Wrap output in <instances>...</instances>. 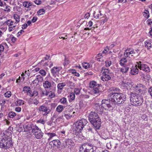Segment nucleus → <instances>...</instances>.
Segmentation results:
<instances>
[{"label": "nucleus", "mask_w": 152, "mask_h": 152, "mask_svg": "<svg viewBox=\"0 0 152 152\" xmlns=\"http://www.w3.org/2000/svg\"><path fill=\"white\" fill-rule=\"evenodd\" d=\"M109 96L111 97L112 102H115L117 104H123L126 99L125 95L121 93H110L109 94Z\"/></svg>", "instance_id": "f257e3e1"}, {"label": "nucleus", "mask_w": 152, "mask_h": 152, "mask_svg": "<svg viewBox=\"0 0 152 152\" xmlns=\"http://www.w3.org/2000/svg\"><path fill=\"white\" fill-rule=\"evenodd\" d=\"M130 94L131 104L132 105L139 106L143 103V98L140 95L137 94L135 93L132 92L130 93Z\"/></svg>", "instance_id": "f03ea898"}, {"label": "nucleus", "mask_w": 152, "mask_h": 152, "mask_svg": "<svg viewBox=\"0 0 152 152\" xmlns=\"http://www.w3.org/2000/svg\"><path fill=\"white\" fill-rule=\"evenodd\" d=\"M11 138L7 136L0 141V148L6 149L13 145Z\"/></svg>", "instance_id": "7ed1b4c3"}, {"label": "nucleus", "mask_w": 152, "mask_h": 152, "mask_svg": "<svg viewBox=\"0 0 152 152\" xmlns=\"http://www.w3.org/2000/svg\"><path fill=\"white\" fill-rule=\"evenodd\" d=\"M102 76L101 79L102 81H107L111 79L113 74L109 70V69H106L102 67Z\"/></svg>", "instance_id": "20e7f679"}, {"label": "nucleus", "mask_w": 152, "mask_h": 152, "mask_svg": "<svg viewBox=\"0 0 152 152\" xmlns=\"http://www.w3.org/2000/svg\"><path fill=\"white\" fill-rule=\"evenodd\" d=\"M112 101L109 102L107 100L103 99L102 101V106L107 110H112L115 106V103H113Z\"/></svg>", "instance_id": "39448f33"}, {"label": "nucleus", "mask_w": 152, "mask_h": 152, "mask_svg": "<svg viewBox=\"0 0 152 152\" xmlns=\"http://www.w3.org/2000/svg\"><path fill=\"white\" fill-rule=\"evenodd\" d=\"M87 123V120L84 118L77 121L75 124L76 130L77 132H80Z\"/></svg>", "instance_id": "423d86ee"}, {"label": "nucleus", "mask_w": 152, "mask_h": 152, "mask_svg": "<svg viewBox=\"0 0 152 152\" xmlns=\"http://www.w3.org/2000/svg\"><path fill=\"white\" fill-rule=\"evenodd\" d=\"M43 86L45 89L50 90L53 91L56 89V84L53 81L48 80L44 81L43 83Z\"/></svg>", "instance_id": "0eeeda50"}, {"label": "nucleus", "mask_w": 152, "mask_h": 152, "mask_svg": "<svg viewBox=\"0 0 152 152\" xmlns=\"http://www.w3.org/2000/svg\"><path fill=\"white\" fill-rule=\"evenodd\" d=\"M132 88L134 91L137 94L141 96L143 93V91L145 88V86L142 84H139L134 85Z\"/></svg>", "instance_id": "6e6552de"}, {"label": "nucleus", "mask_w": 152, "mask_h": 152, "mask_svg": "<svg viewBox=\"0 0 152 152\" xmlns=\"http://www.w3.org/2000/svg\"><path fill=\"white\" fill-rule=\"evenodd\" d=\"M80 152H93L92 146L89 143L85 144L80 148Z\"/></svg>", "instance_id": "1a4fd4ad"}, {"label": "nucleus", "mask_w": 152, "mask_h": 152, "mask_svg": "<svg viewBox=\"0 0 152 152\" xmlns=\"http://www.w3.org/2000/svg\"><path fill=\"white\" fill-rule=\"evenodd\" d=\"M97 129H99L101 126V120L99 117L90 122Z\"/></svg>", "instance_id": "9d476101"}, {"label": "nucleus", "mask_w": 152, "mask_h": 152, "mask_svg": "<svg viewBox=\"0 0 152 152\" xmlns=\"http://www.w3.org/2000/svg\"><path fill=\"white\" fill-rule=\"evenodd\" d=\"M75 113V112H72V111L69 109L66 108L63 112L64 116L67 119L70 118L71 117H74V115L73 114Z\"/></svg>", "instance_id": "9b49d317"}, {"label": "nucleus", "mask_w": 152, "mask_h": 152, "mask_svg": "<svg viewBox=\"0 0 152 152\" xmlns=\"http://www.w3.org/2000/svg\"><path fill=\"white\" fill-rule=\"evenodd\" d=\"M62 69L61 66H54L51 69V72L53 76L56 77V76H59V72Z\"/></svg>", "instance_id": "f8f14e48"}, {"label": "nucleus", "mask_w": 152, "mask_h": 152, "mask_svg": "<svg viewBox=\"0 0 152 152\" xmlns=\"http://www.w3.org/2000/svg\"><path fill=\"white\" fill-rule=\"evenodd\" d=\"M121 85L124 87H129V88H130L133 86L134 84L131 80L127 79L123 81Z\"/></svg>", "instance_id": "ddd939ff"}, {"label": "nucleus", "mask_w": 152, "mask_h": 152, "mask_svg": "<svg viewBox=\"0 0 152 152\" xmlns=\"http://www.w3.org/2000/svg\"><path fill=\"white\" fill-rule=\"evenodd\" d=\"M141 62L140 61L138 63V67L140 69L146 72H150V68L149 66L147 65L141 64Z\"/></svg>", "instance_id": "4468645a"}, {"label": "nucleus", "mask_w": 152, "mask_h": 152, "mask_svg": "<svg viewBox=\"0 0 152 152\" xmlns=\"http://www.w3.org/2000/svg\"><path fill=\"white\" fill-rule=\"evenodd\" d=\"M135 53V52L132 49L130 48H128L125 51L124 55V57H129V58H130V55L131 56H133V54Z\"/></svg>", "instance_id": "2eb2a0df"}, {"label": "nucleus", "mask_w": 152, "mask_h": 152, "mask_svg": "<svg viewBox=\"0 0 152 152\" xmlns=\"http://www.w3.org/2000/svg\"><path fill=\"white\" fill-rule=\"evenodd\" d=\"M99 117L98 114L94 111H91L88 114V119L90 122L93 120H95L96 118H98Z\"/></svg>", "instance_id": "dca6fc26"}, {"label": "nucleus", "mask_w": 152, "mask_h": 152, "mask_svg": "<svg viewBox=\"0 0 152 152\" xmlns=\"http://www.w3.org/2000/svg\"><path fill=\"white\" fill-rule=\"evenodd\" d=\"M132 62L129 61V65L121 66H122V67L120 68V71L123 73L127 72L129 69V66L132 65Z\"/></svg>", "instance_id": "f3484780"}, {"label": "nucleus", "mask_w": 152, "mask_h": 152, "mask_svg": "<svg viewBox=\"0 0 152 152\" xmlns=\"http://www.w3.org/2000/svg\"><path fill=\"white\" fill-rule=\"evenodd\" d=\"M39 110L40 111H42L43 112L45 113L44 114H46V115L49 113L51 111L49 107L43 105L39 107Z\"/></svg>", "instance_id": "a211bd4d"}, {"label": "nucleus", "mask_w": 152, "mask_h": 152, "mask_svg": "<svg viewBox=\"0 0 152 152\" xmlns=\"http://www.w3.org/2000/svg\"><path fill=\"white\" fill-rule=\"evenodd\" d=\"M102 88V86L101 84L98 85V86H96L93 88V92L94 94L98 95H100L101 92V88Z\"/></svg>", "instance_id": "6ab92c4d"}, {"label": "nucleus", "mask_w": 152, "mask_h": 152, "mask_svg": "<svg viewBox=\"0 0 152 152\" xmlns=\"http://www.w3.org/2000/svg\"><path fill=\"white\" fill-rule=\"evenodd\" d=\"M61 144L60 141L58 140H54L50 142L49 143V145H53V147L54 148L56 147L59 146Z\"/></svg>", "instance_id": "aec40b11"}, {"label": "nucleus", "mask_w": 152, "mask_h": 152, "mask_svg": "<svg viewBox=\"0 0 152 152\" xmlns=\"http://www.w3.org/2000/svg\"><path fill=\"white\" fill-rule=\"evenodd\" d=\"M35 137L37 139H41L43 136V133L42 132L41 130L39 129L34 133Z\"/></svg>", "instance_id": "412c9836"}, {"label": "nucleus", "mask_w": 152, "mask_h": 152, "mask_svg": "<svg viewBox=\"0 0 152 152\" xmlns=\"http://www.w3.org/2000/svg\"><path fill=\"white\" fill-rule=\"evenodd\" d=\"M137 65H136L134 67H132L131 68V71L130 73L132 75H135L138 73L139 69L136 67Z\"/></svg>", "instance_id": "4be33fe9"}, {"label": "nucleus", "mask_w": 152, "mask_h": 152, "mask_svg": "<svg viewBox=\"0 0 152 152\" xmlns=\"http://www.w3.org/2000/svg\"><path fill=\"white\" fill-rule=\"evenodd\" d=\"M102 103L101 105H99L98 104H95V109L98 112H102L103 111L104 108L102 106Z\"/></svg>", "instance_id": "5701e85b"}, {"label": "nucleus", "mask_w": 152, "mask_h": 152, "mask_svg": "<svg viewBox=\"0 0 152 152\" xmlns=\"http://www.w3.org/2000/svg\"><path fill=\"white\" fill-rule=\"evenodd\" d=\"M126 58V57H125L124 58H121L119 61V64L121 66L129 65V64H126V63L127 62Z\"/></svg>", "instance_id": "b1692460"}, {"label": "nucleus", "mask_w": 152, "mask_h": 152, "mask_svg": "<svg viewBox=\"0 0 152 152\" xmlns=\"http://www.w3.org/2000/svg\"><path fill=\"white\" fill-rule=\"evenodd\" d=\"M152 42L150 41H146L144 42L145 46L148 50H149L152 47Z\"/></svg>", "instance_id": "393cba45"}, {"label": "nucleus", "mask_w": 152, "mask_h": 152, "mask_svg": "<svg viewBox=\"0 0 152 152\" xmlns=\"http://www.w3.org/2000/svg\"><path fill=\"white\" fill-rule=\"evenodd\" d=\"M4 23H6L8 26H12L15 25L16 22H15L10 19H9L5 21Z\"/></svg>", "instance_id": "a878e982"}, {"label": "nucleus", "mask_w": 152, "mask_h": 152, "mask_svg": "<svg viewBox=\"0 0 152 152\" xmlns=\"http://www.w3.org/2000/svg\"><path fill=\"white\" fill-rule=\"evenodd\" d=\"M64 108V106L62 105H58L56 107V110L57 112L60 113L63 111Z\"/></svg>", "instance_id": "bb28decb"}, {"label": "nucleus", "mask_w": 152, "mask_h": 152, "mask_svg": "<svg viewBox=\"0 0 152 152\" xmlns=\"http://www.w3.org/2000/svg\"><path fill=\"white\" fill-rule=\"evenodd\" d=\"M23 128L25 132H28L31 129V124H28L27 125H25Z\"/></svg>", "instance_id": "cd10ccee"}, {"label": "nucleus", "mask_w": 152, "mask_h": 152, "mask_svg": "<svg viewBox=\"0 0 152 152\" xmlns=\"http://www.w3.org/2000/svg\"><path fill=\"white\" fill-rule=\"evenodd\" d=\"M99 84H97L94 81H92L90 83L89 86L91 88H93L96 86H98Z\"/></svg>", "instance_id": "c85d7f7f"}, {"label": "nucleus", "mask_w": 152, "mask_h": 152, "mask_svg": "<svg viewBox=\"0 0 152 152\" xmlns=\"http://www.w3.org/2000/svg\"><path fill=\"white\" fill-rule=\"evenodd\" d=\"M31 129L32 132L34 133L35 132H36L39 129V128L36 125H34L32 124H31Z\"/></svg>", "instance_id": "c756f323"}, {"label": "nucleus", "mask_w": 152, "mask_h": 152, "mask_svg": "<svg viewBox=\"0 0 152 152\" xmlns=\"http://www.w3.org/2000/svg\"><path fill=\"white\" fill-rule=\"evenodd\" d=\"M66 83H59L58 84V88L59 89L62 90L63 89L64 87L66 86Z\"/></svg>", "instance_id": "7c9ffc66"}, {"label": "nucleus", "mask_w": 152, "mask_h": 152, "mask_svg": "<svg viewBox=\"0 0 152 152\" xmlns=\"http://www.w3.org/2000/svg\"><path fill=\"white\" fill-rule=\"evenodd\" d=\"M59 102L61 103L64 104H66L67 103L66 98L64 97L61 99Z\"/></svg>", "instance_id": "2f4dec72"}, {"label": "nucleus", "mask_w": 152, "mask_h": 152, "mask_svg": "<svg viewBox=\"0 0 152 152\" xmlns=\"http://www.w3.org/2000/svg\"><path fill=\"white\" fill-rule=\"evenodd\" d=\"M70 63V61L69 59L68 58H66L65 56L64 60V62L63 63V65L64 67L66 66Z\"/></svg>", "instance_id": "473e14b6"}, {"label": "nucleus", "mask_w": 152, "mask_h": 152, "mask_svg": "<svg viewBox=\"0 0 152 152\" xmlns=\"http://www.w3.org/2000/svg\"><path fill=\"white\" fill-rule=\"evenodd\" d=\"M143 15L145 17L148 18L149 17V13L148 10H145L143 12Z\"/></svg>", "instance_id": "72a5a7b5"}, {"label": "nucleus", "mask_w": 152, "mask_h": 152, "mask_svg": "<svg viewBox=\"0 0 152 152\" xmlns=\"http://www.w3.org/2000/svg\"><path fill=\"white\" fill-rule=\"evenodd\" d=\"M45 10L43 8H42L37 11V14L39 15H41L44 14L45 13Z\"/></svg>", "instance_id": "f704fd0d"}, {"label": "nucleus", "mask_w": 152, "mask_h": 152, "mask_svg": "<svg viewBox=\"0 0 152 152\" xmlns=\"http://www.w3.org/2000/svg\"><path fill=\"white\" fill-rule=\"evenodd\" d=\"M47 134L49 137V138L48 140H50L52 137L56 136V134L54 133H48Z\"/></svg>", "instance_id": "c9c22d12"}, {"label": "nucleus", "mask_w": 152, "mask_h": 152, "mask_svg": "<svg viewBox=\"0 0 152 152\" xmlns=\"http://www.w3.org/2000/svg\"><path fill=\"white\" fill-rule=\"evenodd\" d=\"M83 67L85 69H88L91 67V65L87 63H84L83 64Z\"/></svg>", "instance_id": "e433bc0d"}, {"label": "nucleus", "mask_w": 152, "mask_h": 152, "mask_svg": "<svg viewBox=\"0 0 152 152\" xmlns=\"http://www.w3.org/2000/svg\"><path fill=\"white\" fill-rule=\"evenodd\" d=\"M36 78L37 80L39 82H41L43 81V78L40 75H38L36 76Z\"/></svg>", "instance_id": "4c0bfd02"}, {"label": "nucleus", "mask_w": 152, "mask_h": 152, "mask_svg": "<svg viewBox=\"0 0 152 152\" xmlns=\"http://www.w3.org/2000/svg\"><path fill=\"white\" fill-rule=\"evenodd\" d=\"M16 115V113L12 111L9 112L8 114V116L10 118H13Z\"/></svg>", "instance_id": "58836bf2"}, {"label": "nucleus", "mask_w": 152, "mask_h": 152, "mask_svg": "<svg viewBox=\"0 0 152 152\" xmlns=\"http://www.w3.org/2000/svg\"><path fill=\"white\" fill-rule=\"evenodd\" d=\"M66 145H72L73 143V141L71 139H67L66 141Z\"/></svg>", "instance_id": "ea45409f"}, {"label": "nucleus", "mask_w": 152, "mask_h": 152, "mask_svg": "<svg viewBox=\"0 0 152 152\" xmlns=\"http://www.w3.org/2000/svg\"><path fill=\"white\" fill-rule=\"evenodd\" d=\"M14 18L16 20V23H18L20 21L19 16L17 14L14 15L13 16Z\"/></svg>", "instance_id": "a19ab883"}, {"label": "nucleus", "mask_w": 152, "mask_h": 152, "mask_svg": "<svg viewBox=\"0 0 152 152\" xmlns=\"http://www.w3.org/2000/svg\"><path fill=\"white\" fill-rule=\"evenodd\" d=\"M75 95L74 93L72 92L69 95V99L71 100H73L75 99Z\"/></svg>", "instance_id": "79ce46f5"}, {"label": "nucleus", "mask_w": 152, "mask_h": 152, "mask_svg": "<svg viewBox=\"0 0 152 152\" xmlns=\"http://www.w3.org/2000/svg\"><path fill=\"white\" fill-rule=\"evenodd\" d=\"M56 89H55V90L53 91H51L50 90H49V91H50V94L49 95V97H50L51 98H53L55 96V94L54 92L56 91Z\"/></svg>", "instance_id": "37998d69"}, {"label": "nucleus", "mask_w": 152, "mask_h": 152, "mask_svg": "<svg viewBox=\"0 0 152 152\" xmlns=\"http://www.w3.org/2000/svg\"><path fill=\"white\" fill-rule=\"evenodd\" d=\"M72 74H73L74 75L77 76L79 77L80 76V74L79 73L76 72V70H72L71 72Z\"/></svg>", "instance_id": "c03bdc74"}, {"label": "nucleus", "mask_w": 152, "mask_h": 152, "mask_svg": "<svg viewBox=\"0 0 152 152\" xmlns=\"http://www.w3.org/2000/svg\"><path fill=\"white\" fill-rule=\"evenodd\" d=\"M105 66L106 67H109L111 64V61L107 60L105 61Z\"/></svg>", "instance_id": "a18cd8bd"}, {"label": "nucleus", "mask_w": 152, "mask_h": 152, "mask_svg": "<svg viewBox=\"0 0 152 152\" xmlns=\"http://www.w3.org/2000/svg\"><path fill=\"white\" fill-rule=\"evenodd\" d=\"M5 6L4 9H3L5 11H7V12H10L11 11V10L10 7L8 6L6 4V5H4V7Z\"/></svg>", "instance_id": "49530a36"}, {"label": "nucleus", "mask_w": 152, "mask_h": 152, "mask_svg": "<svg viewBox=\"0 0 152 152\" xmlns=\"http://www.w3.org/2000/svg\"><path fill=\"white\" fill-rule=\"evenodd\" d=\"M4 95L5 97H7L8 98H9L11 95V92L10 91H8L5 93Z\"/></svg>", "instance_id": "de8ad7c7"}, {"label": "nucleus", "mask_w": 152, "mask_h": 152, "mask_svg": "<svg viewBox=\"0 0 152 152\" xmlns=\"http://www.w3.org/2000/svg\"><path fill=\"white\" fill-rule=\"evenodd\" d=\"M39 73L42 76H45L46 75V73L45 71L43 69L40 70L39 71Z\"/></svg>", "instance_id": "09e8293b"}, {"label": "nucleus", "mask_w": 152, "mask_h": 152, "mask_svg": "<svg viewBox=\"0 0 152 152\" xmlns=\"http://www.w3.org/2000/svg\"><path fill=\"white\" fill-rule=\"evenodd\" d=\"M30 88L29 87H28L27 86H25L24 87L23 89V91H26V93H28L29 91L30 90Z\"/></svg>", "instance_id": "8fccbe9b"}, {"label": "nucleus", "mask_w": 152, "mask_h": 152, "mask_svg": "<svg viewBox=\"0 0 152 152\" xmlns=\"http://www.w3.org/2000/svg\"><path fill=\"white\" fill-rule=\"evenodd\" d=\"M74 93L76 95H78L80 92V90L78 88H75L74 91Z\"/></svg>", "instance_id": "3c124183"}, {"label": "nucleus", "mask_w": 152, "mask_h": 152, "mask_svg": "<svg viewBox=\"0 0 152 152\" xmlns=\"http://www.w3.org/2000/svg\"><path fill=\"white\" fill-rule=\"evenodd\" d=\"M17 104L18 105H20L24 104V101L22 100H18L17 102Z\"/></svg>", "instance_id": "603ef678"}, {"label": "nucleus", "mask_w": 152, "mask_h": 152, "mask_svg": "<svg viewBox=\"0 0 152 152\" xmlns=\"http://www.w3.org/2000/svg\"><path fill=\"white\" fill-rule=\"evenodd\" d=\"M6 5L5 2L2 1L1 0H0V6L4 7V5Z\"/></svg>", "instance_id": "864d4df0"}, {"label": "nucleus", "mask_w": 152, "mask_h": 152, "mask_svg": "<svg viewBox=\"0 0 152 152\" xmlns=\"http://www.w3.org/2000/svg\"><path fill=\"white\" fill-rule=\"evenodd\" d=\"M33 96H36L38 95V93L37 91L35 90L33 92Z\"/></svg>", "instance_id": "5fc2aeb1"}, {"label": "nucleus", "mask_w": 152, "mask_h": 152, "mask_svg": "<svg viewBox=\"0 0 152 152\" xmlns=\"http://www.w3.org/2000/svg\"><path fill=\"white\" fill-rule=\"evenodd\" d=\"M115 59V56L114 55V56H111L110 58V61H114Z\"/></svg>", "instance_id": "6e6d98bb"}, {"label": "nucleus", "mask_w": 152, "mask_h": 152, "mask_svg": "<svg viewBox=\"0 0 152 152\" xmlns=\"http://www.w3.org/2000/svg\"><path fill=\"white\" fill-rule=\"evenodd\" d=\"M63 118V115H62L58 117L56 119V121L57 123H59L60 120H61Z\"/></svg>", "instance_id": "4d7b16f0"}, {"label": "nucleus", "mask_w": 152, "mask_h": 152, "mask_svg": "<svg viewBox=\"0 0 152 152\" xmlns=\"http://www.w3.org/2000/svg\"><path fill=\"white\" fill-rule=\"evenodd\" d=\"M148 92L150 94L152 98V86L148 89Z\"/></svg>", "instance_id": "13d9d810"}, {"label": "nucleus", "mask_w": 152, "mask_h": 152, "mask_svg": "<svg viewBox=\"0 0 152 152\" xmlns=\"http://www.w3.org/2000/svg\"><path fill=\"white\" fill-rule=\"evenodd\" d=\"M24 32V31L23 30H21L20 31L18 32L17 34V37H18L20 35L22 34Z\"/></svg>", "instance_id": "bf43d9fd"}, {"label": "nucleus", "mask_w": 152, "mask_h": 152, "mask_svg": "<svg viewBox=\"0 0 152 152\" xmlns=\"http://www.w3.org/2000/svg\"><path fill=\"white\" fill-rule=\"evenodd\" d=\"M34 2L37 5L40 4L42 3V1L40 0H36Z\"/></svg>", "instance_id": "052dcab7"}, {"label": "nucleus", "mask_w": 152, "mask_h": 152, "mask_svg": "<svg viewBox=\"0 0 152 152\" xmlns=\"http://www.w3.org/2000/svg\"><path fill=\"white\" fill-rule=\"evenodd\" d=\"M28 2L27 1H25L23 3V5L25 7L27 8H28Z\"/></svg>", "instance_id": "680f3d73"}, {"label": "nucleus", "mask_w": 152, "mask_h": 152, "mask_svg": "<svg viewBox=\"0 0 152 152\" xmlns=\"http://www.w3.org/2000/svg\"><path fill=\"white\" fill-rule=\"evenodd\" d=\"M4 50V46L1 44L0 45V55L1 54V53Z\"/></svg>", "instance_id": "e2e57ef3"}, {"label": "nucleus", "mask_w": 152, "mask_h": 152, "mask_svg": "<svg viewBox=\"0 0 152 152\" xmlns=\"http://www.w3.org/2000/svg\"><path fill=\"white\" fill-rule=\"evenodd\" d=\"M37 17H34L31 20V22L33 23H34L37 20Z\"/></svg>", "instance_id": "0e129e2a"}, {"label": "nucleus", "mask_w": 152, "mask_h": 152, "mask_svg": "<svg viewBox=\"0 0 152 152\" xmlns=\"http://www.w3.org/2000/svg\"><path fill=\"white\" fill-rule=\"evenodd\" d=\"M90 13L89 12H88L87 13H86L85 15L84 16V18H85L88 19L90 17Z\"/></svg>", "instance_id": "69168bd1"}, {"label": "nucleus", "mask_w": 152, "mask_h": 152, "mask_svg": "<svg viewBox=\"0 0 152 152\" xmlns=\"http://www.w3.org/2000/svg\"><path fill=\"white\" fill-rule=\"evenodd\" d=\"M17 39L15 37L12 36V37L11 38V40L13 43H15V41H16Z\"/></svg>", "instance_id": "338daca9"}, {"label": "nucleus", "mask_w": 152, "mask_h": 152, "mask_svg": "<svg viewBox=\"0 0 152 152\" xmlns=\"http://www.w3.org/2000/svg\"><path fill=\"white\" fill-rule=\"evenodd\" d=\"M107 49L109 50V48H108L107 47L104 49V50L102 52V53L103 54H106V53L107 52Z\"/></svg>", "instance_id": "774afa93"}]
</instances>
